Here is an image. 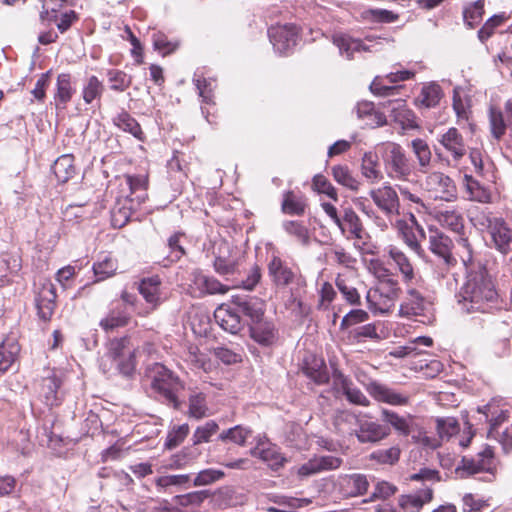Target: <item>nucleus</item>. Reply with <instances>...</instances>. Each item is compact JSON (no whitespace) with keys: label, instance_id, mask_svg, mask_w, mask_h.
Segmentation results:
<instances>
[{"label":"nucleus","instance_id":"1","mask_svg":"<svg viewBox=\"0 0 512 512\" xmlns=\"http://www.w3.org/2000/svg\"><path fill=\"white\" fill-rule=\"evenodd\" d=\"M459 246L463 249L460 258L465 267L466 281L460 288L457 299L460 309L465 313H487L499 303L492 277L485 265L476 261L470 243L460 238Z\"/></svg>","mask_w":512,"mask_h":512},{"label":"nucleus","instance_id":"2","mask_svg":"<svg viewBox=\"0 0 512 512\" xmlns=\"http://www.w3.org/2000/svg\"><path fill=\"white\" fill-rule=\"evenodd\" d=\"M119 186L120 190L115 198V205L111 209V225L114 228H122L130 219L132 213L136 211L147 199L148 176L123 175L115 176L114 182H108L110 193H114V187Z\"/></svg>","mask_w":512,"mask_h":512},{"label":"nucleus","instance_id":"3","mask_svg":"<svg viewBox=\"0 0 512 512\" xmlns=\"http://www.w3.org/2000/svg\"><path fill=\"white\" fill-rule=\"evenodd\" d=\"M371 267L378 284L367 292L369 308L376 312L388 313L394 307L401 292L399 282L391 271L378 261L371 262Z\"/></svg>","mask_w":512,"mask_h":512},{"label":"nucleus","instance_id":"4","mask_svg":"<svg viewBox=\"0 0 512 512\" xmlns=\"http://www.w3.org/2000/svg\"><path fill=\"white\" fill-rule=\"evenodd\" d=\"M478 412L485 416L490 425L488 438L497 440L503 450L509 452L512 449V424L499 431L500 425L509 417L508 404L503 399L494 398L486 405L478 407Z\"/></svg>","mask_w":512,"mask_h":512},{"label":"nucleus","instance_id":"5","mask_svg":"<svg viewBox=\"0 0 512 512\" xmlns=\"http://www.w3.org/2000/svg\"><path fill=\"white\" fill-rule=\"evenodd\" d=\"M386 175L397 181H409L414 171V163L401 145L388 142L380 148Z\"/></svg>","mask_w":512,"mask_h":512},{"label":"nucleus","instance_id":"6","mask_svg":"<svg viewBox=\"0 0 512 512\" xmlns=\"http://www.w3.org/2000/svg\"><path fill=\"white\" fill-rule=\"evenodd\" d=\"M147 377L150 379L152 390L158 393L164 400L174 408H179L178 392L183 385L178 377L160 363H154L147 370Z\"/></svg>","mask_w":512,"mask_h":512},{"label":"nucleus","instance_id":"7","mask_svg":"<svg viewBox=\"0 0 512 512\" xmlns=\"http://www.w3.org/2000/svg\"><path fill=\"white\" fill-rule=\"evenodd\" d=\"M424 188L434 199L453 202L457 199V187L446 174L435 171L428 174L424 180Z\"/></svg>","mask_w":512,"mask_h":512},{"label":"nucleus","instance_id":"8","mask_svg":"<svg viewBox=\"0 0 512 512\" xmlns=\"http://www.w3.org/2000/svg\"><path fill=\"white\" fill-rule=\"evenodd\" d=\"M369 196L385 216L391 217L399 215V196L397 191L389 183H385L381 187L371 189Z\"/></svg>","mask_w":512,"mask_h":512},{"label":"nucleus","instance_id":"9","mask_svg":"<svg viewBox=\"0 0 512 512\" xmlns=\"http://www.w3.org/2000/svg\"><path fill=\"white\" fill-rule=\"evenodd\" d=\"M47 375L40 382L39 396L46 405L53 407L61 403L63 391V373L60 370H47Z\"/></svg>","mask_w":512,"mask_h":512},{"label":"nucleus","instance_id":"10","mask_svg":"<svg viewBox=\"0 0 512 512\" xmlns=\"http://www.w3.org/2000/svg\"><path fill=\"white\" fill-rule=\"evenodd\" d=\"M397 229L402 236L404 243L418 256L424 255L421 241L426 238L424 228L418 223L416 217L410 214L409 222L399 220L396 223Z\"/></svg>","mask_w":512,"mask_h":512},{"label":"nucleus","instance_id":"11","mask_svg":"<svg viewBox=\"0 0 512 512\" xmlns=\"http://www.w3.org/2000/svg\"><path fill=\"white\" fill-rule=\"evenodd\" d=\"M434 220L442 227L447 228L454 233L458 234L457 245H459L460 238H464V217L459 209L455 207H435L431 212ZM468 241V239L466 238ZM463 249L458 246V253L460 254Z\"/></svg>","mask_w":512,"mask_h":512},{"label":"nucleus","instance_id":"12","mask_svg":"<svg viewBox=\"0 0 512 512\" xmlns=\"http://www.w3.org/2000/svg\"><path fill=\"white\" fill-rule=\"evenodd\" d=\"M268 36L275 51L286 54L297 43L298 29L293 24L276 25L268 29Z\"/></svg>","mask_w":512,"mask_h":512},{"label":"nucleus","instance_id":"13","mask_svg":"<svg viewBox=\"0 0 512 512\" xmlns=\"http://www.w3.org/2000/svg\"><path fill=\"white\" fill-rule=\"evenodd\" d=\"M348 240L362 241L366 235L360 217L350 206L342 207L339 223L336 225Z\"/></svg>","mask_w":512,"mask_h":512},{"label":"nucleus","instance_id":"14","mask_svg":"<svg viewBox=\"0 0 512 512\" xmlns=\"http://www.w3.org/2000/svg\"><path fill=\"white\" fill-rule=\"evenodd\" d=\"M239 265L240 256L238 253L233 252L227 242H220L217 245L213 262L216 273L222 276L233 274L237 271Z\"/></svg>","mask_w":512,"mask_h":512},{"label":"nucleus","instance_id":"15","mask_svg":"<svg viewBox=\"0 0 512 512\" xmlns=\"http://www.w3.org/2000/svg\"><path fill=\"white\" fill-rule=\"evenodd\" d=\"M371 44H366L365 42L354 39L345 34H336L333 36V43L338 47L339 53L341 56L346 57V59L351 60L354 57V53L361 51L375 52L378 51V45L380 42L367 40Z\"/></svg>","mask_w":512,"mask_h":512},{"label":"nucleus","instance_id":"16","mask_svg":"<svg viewBox=\"0 0 512 512\" xmlns=\"http://www.w3.org/2000/svg\"><path fill=\"white\" fill-rule=\"evenodd\" d=\"M366 390L369 395L378 402H383L393 406H404L409 403L410 397L407 394L400 393L395 389L376 381L368 383L366 385Z\"/></svg>","mask_w":512,"mask_h":512},{"label":"nucleus","instance_id":"17","mask_svg":"<svg viewBox=\"0 0 512 512\" xmlns=\"http://www.w3.org/2000/svg\"><path fill=\"white\" fill-rule=\"evenodd\" d=\"M56 288L51 282L42 284L35 299L37 315L45 323L49 322L54 314L56 307Z\"/></svg>","mask_w":512,"mask_h":512},{"label":"nucleus","instance_id":"18","mask_svg":"<svg viewBox=\"0 0 512 512\" xmlns=\"http://www.w3.org/2000/svg\"><path fill=\"white\" fill-rule=\"evenodd\" d=\"M414 72L410 70H401L397 72H391L383 77H376L370 85V90L373 94L378 96H393L396 94L401 86H390L385 84V81L389 83H396L399 81L409 80L414 77Z\"/></svg>","mask_w":512,"mask_h":512},{"label":"nucleus","instance_id":"19","mask_svg":"<svg viewBox=\"0 0 512 512\" xmlns=\"http://www.w3.org/2000/svg\"><path fill=\"white\" fill-rule=\"evenodd\" d=\"M343 460L332 455L314 456L298 468V475L312 476L321 472L338 469Z\"/></svg>","mask_w":512,"mask_h":512},{"label":"nucleus","instance_id":"20","mask_svg":"<svg viewBox=\"0 0 512 512\" xmlns=\"http://www.w3.org/2000/svg\"><path fill=\"white\" fill-rule=\"evenodd\" d=\"M216 322L221 328L231 334H237L243 328V323L236 306L221 304L214 312Z\"/></svg>","mask_w":512,"mask_h":512},{"label":"nucleus","instance_id":"21","mask_svg":"<svg viewBox=\"0 0 512 512\" xmlns=\"http://www.w3.org/2000/svg\"><path fill=\"white\" fill-rule=\"evenodd\" d=\"M438 142L455 161L462 159L467 153L466 142L462 134L455 127H451L441 134Z\"/></svg>","mask_w":512,"mask_h":512},{"label":"nucleus","instance_id":"22","mask_svg":"<svg viewBox=\"0 0 512 512\" xmlns=\"http://www.w3.org/2000/svg\"><path fill=\"white\" fill-rule=\"evenodd\" d=\"M338 486L343 496L358 497L367 492L369 481L365 474H345L339 477Z\"/></svg>","mask_w":512,"mask_h":512},{"label":"nucleus","instance_id":"23","mask_svg":"<svg viewBox=\"0 0 512 512\" xmlns=\"http://www.w3.org/2000/svg\"><path fill=\"white\" fill-rule=\"evenodd\" d=\"M493 452L490 448H486L479 453L477 459L463 457L462 465L456 469L461 477L474 475L476 473L489 471L492 464Z\"/></svg>","mask_w":512,"mask_h":512},{"label":"nucleus","instance_id":"24","mask_svg":"<svg viewBox=\"0 0 512 512\" xmlns=\"http://www.w3.org/2000/svg\"><path fill=\"white\" fill-rule=\"evenodd\" d=\"M355 434L361 443H376L387 438L390 430L377 422L360 419Z\"/></svg>","mask_w":512,"mask_h":512},{"label":"nucleus","instance_id":"25","mask_svg":"<svg viewBox=\"0 0 512 512\" xmlns=\"http://www.w3.org/2000/svg\"><path fill=\"white\" fill-rule=\"evenodd\" d=\"M159 276L145 277L138 284V291L152 309H156L165 300L161 289Z\"/></svg>","mask_w":512,"mask_h":512},{"label":"nucleus","instance_id":"26","mask_svg":"<svg viewBox=\"0 0 512 512\" xmlns=\"http://www.w3.org/2000/svg\"><path fill=\"white\" fill-rule=\"evenodd\" d=\"M381 419L389 424L400 436L407 437L416 430V422L411 414L399 415L395 411L382 409Z\"/></svg>","mask_w":512,"mask_h":512},{"label":"nucleus","instance_id":"27","mask_svg":"<svg viewBox=\"0 0 512 512\" xmlns=\"http://www.w3.org/2000/svg\"><path fill=\"white\" fill-rule=\"evenodd\" d=\"M249 331L251 338L262 346L274 344L278 336L274 323L265 318L255 323H250Z\"/></svg>","mask_w":512,"mask_h":512},{"label":"nucleus","instance_id":"28","mask_svg":"<svg viewBox=\"0 0 512 512\" xmlns=\"http://www.w3.org/2000/svg\"><path fill=\"white\" fill-rule=\"evenodd\" d=\"M432 499V488L425 487L415 493L401 495L398 499V505L405 512H419Z\"/></svg>","mask_w":512,"mask_h":512},{"label":"nucleus","instance_id":"29","mask_svg":"<svg viewBox=\"0 0 512 512\" xmlns=\"http://www.w3.org/2000/svg\"><path fill=\"white\" fill-rule=\"evenodd\" d=\"M451 239L439 230H430L429 249L432 253L443 259L445 264L451 265L454 258L451 254Z\"/></svg>","mask_w":512,"mask_h":512},{"label":"nucleus","instance_id":"30","mask_svg":"<svg viewBox=\"0 0 512 512\" xmlns=\"http://www.w3.org/2000/svg\"><path fill=\"white\" fill-rule=\"evenodd\" d=\"M429 302L415 288L407 289V296L400 305V314L402 316H419L426 311Z\"/></svg>","mask_w":512,"mask_h":512},{"label":"nucleus","instance_id":"31","mask_svg":"<svg viewBox=\"0 0 512 512\" xmlns=\"http://www.w3.org/2000/svg\"><path fill=\"white\" fill-rule=\"evenodd\" d=\"M268 272L277 286H288L294 280V273L290 267L278 256H273L268 264Z\"/></svg>","mask_w":512,"mask_h":512},{"label":"nucleus","instance_id":"32","mask_svg":"<svg viewBox=\"0 0 512 512\" xmlns=\"http://www.w3.org/2000/svg\"><path fill=\"white\" fill-rule=\"evenodd\" d=\"M232 305L236 306L239 312H242L250 318V323H255L264 316V304L255 298H245L240 296L232 297Z\"/></svg>","mask_w":512,"mask_h":512},{"label":"nucleus","instance_id":"33","mask_svg":"<svg viewBox=\"0 0 512 512\" xmlns=\"http://www.w3.org/2000/svg\"><path fill=\"white\" fill-rule=\"evenodd\" d=\"M334 382L335 385L340 387L350 403L361 406H368L370 404L362 391L354 386L353 382L342 373L338 372L334 375Z\"/></svg>","mask_w":512,"mask_h":512},{"label":"nucleus","instance_id":"34","mask_svg":"<svg viewBox=\"0 0 512 512\" xmlns=\"http://www.w3.org/2000/svg\"><path fill=\"white\" fill-rule=\"evenodd\" d=\"M489 233L496 249L502 254H507L510 251V245L512 243V230L508 227L506 222L502 218L494 222V226Z\"/></svg>","mask_w":512,"mask_h":512},{"label":"nucleus","instance_id":"35","mask_svg":"<svg viewBox=\"0 0 512 512\" xmlns=\"http://www.w3.org/2000/svg\"><path fill=\"white\" fill-rule=\"evenodd\" d=\"M192 276L194 285L202 293L225 294L229 290V287L222 284L218 279L205 275L200 271L193 272Z\"/></svg>","mask_w":512,"mask_h":512},{"label":"nucleus","instance_id":"36","mask_svg":"<svg viewBox=\"0 0 512 512\" xmlns=\"http://www.w3.org/2000/svg\"><path fill=\"white\" fill-rule=\"evenodd\" d=\"M442 97L441 87L437 83L431 82L421 88L419 95L415 99V104L420 108H434L439 104Z\"/></svg>","mask_w":512,"mask_h":512},{"label":"nucleus","instance_id":"37","mask_svg":"<svg viewBox=\"0 0 512 512\" xmlns=\"http://www.w3.org/2000/svg\"><path fill=\"white\" fill-rule=\"evenodd\" d=\"M388 255L401 273L403 282L410 284L415 279V271L409 258L395 246L389 247Z\"/></svg>","mask_w":512,"mask_h":512},{"label":"nucleus","instance_id":"38","mask_svg":"<svg viewBox=\"0 0 512 512\" xmlns=\"http://www.w3.org/2000/svg\"><path fill=\"white\" fill-rule=\"evenodd\" d=\"M303 372L317 385H322L329 381V373L326 364L321 358L313 356L310 360H306Z\"/></svg>","mask_w":512,"mask_h":512},{"label":"nucleus","instance_id":"39","mask_svg":"<svg viewBox=\"0 0 512 512\" xmlns=\"http://www.w3.org/2000/svg\"><path fill=\"white\" fill-rule=\"evenodd\" d=\"M378 165V156L376 153H364L361 160V174L370 184H376L383 179L382 172L379 170Z\"/></svg>","mask_w":512,"mask_h":512},{"label":"nucleus","instance_id":"40","mask_svg":"<svg viewBox=\"0 0 512 512\" xmlns=\"http://www.w3.org/2000/svg\"><path fill=\"white\" fill-rule=\"evenodd\" d=\"M463 183L469 200L480 203H490L492 201V195L489 189L482 186L472 176L465 174Z\"/></svg>","mask_w":512,"mask_h":512},{"label":"nucleus","instance_id":"41","mask_svg":"<svg viewBox=\"0 0 512 512\" xmlns=\"http://www.w3.org/2000/svg\"><path fill=\"white\" fill-rule=\"evenodd\" d=\"M335 284L347 303L351 305L360 304V294L354 285L353 278L345 274H338L335 279Z\"/></svg>","mask_w":512,"mask_h":512},{"label":"nucleus","instance_id":"42","mask_svg":"<svg viewBox=\"0 0 512 512\" xmlns=\"http://www.w3.org/2000/svg\"><path fill=\"white\" fill-rule=\"evenodd\" d=\"M52 172L59 183H66L75 175L73 156L70 154L60 156L52 165Z\"/></svg>","mask_w":512,"mask_h":512},{"label":"nucleus","instance_id":"43","mask_svg":"<svg viewBox=\"0 0 512 512\" xmlns=\"http://www.w3.org/2000/svg\"><path fill=\"white\" fill-rule=\"evenodd\" d=\"M20 347L14 340H5L0 343V372H6L15 363Z\"/></svg>","mask_w":512,"mask_h":512},{"label":"nucleus","instance_id":"44","mask_svg":"<svg viewBox=\"0 0 512 512\" xmlns=\"http://www.w3.org/2000/svg\"><path fill=\"white\" fill-rule=\"evenodd\" d=\"M332 176L339 185H342L351 191H358L360 188L361 182L353 175L352 171L346 165L333 166Z\"/></svg>","mask_w":512,"mask_h":512},{"label":"nucleus","instance_id":"45","mask_svg":"<svg viewBox=\"0 0 512 512\" xmlns=\"http://www.w3.org/2000/svg\"><path fill=\"white\" fill-rule=\"evenodd\" d=\"M411 148L417 159L419 171L426 173L432 158L429 145L423 139L417 138L411 141Z\"/></svg>","mask_w":512,"mask_h":512},{"label":"nucleus","instance_id":"46","mask_svg":"<svg viewBox=\"0 0 512 512\" xmlns=\"http://www.w3.org/2000/svg\"><path fill=\"white\" fill-rule=\"evenodd\" d=\"M114 124L124 132L132 134L137 140L144 141L145 135L139 123L128 113L122 112L116 116Z\"/></svg>","mask_w":512,"mask_h":512},{"label":"nucleus","instance_id":"47","mask_svg":"<svg viewBox=\"0 0 512 512\" xmlns=\"http://www.w3.org/2000/svg\"><path fill=\"white\" fill-rule=\"evenodd\" d=\"M401 456V449L399 446H391L387 449H377L370 453L369 459L380 465H395Z\"/></svg>","mask_w":512,"mask_h":512},{"label":"nucleus","instance_id":"48","mask_svg":"<svg viewBox=\"0 0 512 512\" xmlns=\"http://www.w3.org/2000/svg\"><path fill=\"white\" fill-rule=\"evenodd\" d=\"M253 454L266 462L273 470L279 469L285 462V458L279 453L275 446L257 447Z\"/></svg>","mask_w":512,"mask_h":512},{"label":"nucleus","instance_id":"49","mask_svg":"<svg viewBox=\"0 0 512 512\" xmlns=\"http://www.w3.org/2000/svg\"><path fill=\"white\" fill-rule=\"evenodd\" d=\"M130 315L124 308L112 310L107 317L101 320L100 325L105 331H112L124 327L129 323Z\"/></svg>","mask_w":512,"mask_h":512},{"label":"nucleus","instance_id":"50","mask_svg":"<svg viewBox=\"0 0 512 512\" xmlns=\"http://www.w3.org/2000/svg\"><path fill=\"white\" fill-rule=\"evenodd\" d=\"M384 107L387 108L393 119L401 124L409 122L413 116L403 99L389 100Z\"/></svg>","mask_w":512,"mask_h":512},{"label":"nucleus","instance_id":"51","mask_svg":"<svg viewBox=\"0 0 512 512\" xmlns=\"http://www.w3.org/2000/svg\"><path fill=\"white\" fill-rule=\"evenodd\" d=\"M250 435V429L241 425H236L232 428L222 431L219 435V440L223 442L230 441L239 446H244Z\"/></svg>","mask_w":512,"mask_h":512},{"label":"nucleus","instance_id":"52","mask_svg":"<svg viewBox=\"0 0 512 512\" xmlns=\"http://www.w3.org/2000/svg\"><path fill=\"white\" fill-rule=\"evenodd\" d=\"M436 431L437 436L440 438L441 442H443L458 433L459 423L453 417L437 418Z\"/></svg>","mask_w":512,"mask_h":512},{"label":"nucleus","instance_id":"53","mask_svg":"<svg viewBox=\"0 0 512 512\" xmlns=\"http://www.w3.org/2000/svg\"><path fill=\"white\" fill-rule=\"evenodd\" d=\"M489 127L491 135L496 140L501 139L506 133V123L500 109L494 107L489 109Z\"/></svg>","mask_w":512,"mask_h":512},{"label":"nucleus","instance_id":"54","mask_svg":"<svg viewBox=\"0 0 512 512\" xmlns=\"http://www.w3.org/2000/svg\"><path fill=\"white\" fill-rule=\"evenodd\" d=\"M356 112L359 118H369L370 122L367 124H374L376 126H382L386 123V117L374 110V106L370 102L359 103L356 107Z\"/></svg>","mask_w":512,"mask_h":512},{"label":"nucleus","instance_id":"55","mask_svg":"<svg viewBox=\"0 0 512 512\" xmlns=\"http://www.w3.org/2000/svg\"><path fill=\"white\" fill-rule=\"evenodd\" d=\"M72 97L71 76L62 73L57 78V93L55 95L56 105L66 104Z\"/></svg>","mask_w":512,"mask_h":512},{"label":"nucleus","instance_id":"56","mask_svg":"<svg viewBox=\"0 0 512 512\" xmlns=\"http://www.w3.org/2000/svg\"><path fill=\"white\" fill-rule=\"evenodd\" d=\"M116 269V261L111 254L102 252L98 255V282L114 275Z\"/></svg>","mask_w":512,"mask_h":512},{"label":"nucleus","instance_id":"57","mask_svg":"<svg viewBox=\"0 0 512 512\" xmlns=\"http://www.w3.org/2000/svg\"><path fill=\"white\" fill-rule=\"evenodd\" d=\"M282 210L286 214L302 215L305 211V202L293 192L288 191L284 195Z\"/></svg>","mask_w":512,"mask_h":512},{"label":"nucleus","instance_id":"58","mask_svg":"<svg viewBox=\"0 0 512 512\" xmlns=\"http://www.w3.org/2000/svg\"><path fill=\"white\" fill-rule=\"evenodd\" d=\"M283 229L291 236L295 237L298 242L303 245L309 243L308 228L299 221H285L283 222Z\"/></svg>","mask_w":512,"mask_h":512},{"label":"nucleus","instance_id":"59","mask_svg":"<svg viewBox=\"0 0 512 512\" xmlns=\"http://www.w3.org/2000/svg\"><path fill=\"white\" fill-rule=\"evenodd\" d=\"M312 188L318 193L326 194L329 198L334 201L338 200V194L336 188L330 183V181L322 174H316L312 179Z\"/></svg>","mask_w":512,"mask_h":512},{"label":"nucleus","instance_id":"60","mask_svg":"<svg viewBox=\"0 0 512 512\" xmlns=\"http://www.w3.org/2000/svg\"><path fill=\"white\" fill-rule=\"evenodd\" d=\"M108 82L110 88L122 92L131 84V77L120 70L112 69L108 71Z\"/></svg>","mask_w":512,"mask_h":512},{"label":"nucleus","instance_id":"61","mask_svg":"<svg viewBox=\"0 0 512 512\" xmlns=\"http://www.w3.org/2000/svg\"><path fill=\"white\" fill-rule=\"evenodd\" d=\"M207 414L205 397L201 393L189 397V416L195 419H201Z\"/></svg>","mask_w":512,"mask_h":512},{"label":"nucleus","instance_id":"62","mask_svg":"<svg viewBox=\"0 0 512 512\" xmlns=\"http://www.w3.org/2000/svg\"><path fill=\"white\" fill-rule=\"evenodd\" d=\"M189 482V474L166 475L158 477L155 480L156 486L161 489H165L171 486L185 487Z\"/></svg>","mask_w":512,"mask_h":512},{"label":"nucleus","instance_id":"63","mask_svg":"<svg viewBox=\"0 0 512 512\" xmlns=\"http://www.w3.org/2000/svg\"><path fill=\"white\" fill-rule=\"evenodd\" d=\"M219 429L218 424L213 421H207L204 425L198 427L193 434V443L198 445L203 442H208L210 437L214 435Z\"/></svg>","mask_w":512,"mask_h":512},{"label":"nucleus","instance_id":"64","mask_svg":"<svg viewBox=\"0 0 512 512\" xmlns=\"http://www.w3.org/2000/svg\"><path fill=\"white\" fill-rule=\"evenodd\" d=\"M506 19L507 17L504 13L490 17L478 31V37L480 41L485 42L488 38H490L494 33V29L500 26Z\"/></svg>","mask_w":512,"mask_h":512}]
</instances>
